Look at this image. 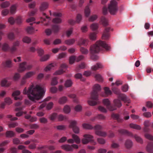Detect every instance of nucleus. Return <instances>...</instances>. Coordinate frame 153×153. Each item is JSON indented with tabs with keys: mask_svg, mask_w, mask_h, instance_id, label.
I'll return each instance as SVG.
<instances>
[{
	"mask_svg": "<svg viewBox=\"0 0 153 153\" xmlns=\"http://www.w3.org/2000/svg\"><path fill=\"white\" fill-rule=\"evenodd\" d=\"M45 92V89L37 85L34 86L32 85L28 88V91L25 87L23 91V93L27 94L29 98L34 101L41 98Z\"/></svg>",
	"mask_w": 153,
	"mask_h": 153,
	"instance_id": "f257e3e1",
	"label": "nucleus"
},
{
	"mask_svg": "<svg viewBox=\"0 0 153 153\" xmlns=\"http://www.w3.org/2000/svg\"><path fill=\"white\" fill-rule=\"evenodd\" d=\"M110 48V46L105 42L101 41L97 42L94 45L91 46L90 47L91 53L92 54L91 56V59L94 60H97L98 58V56L94 54L98 53L100 51L102 50L103 49L108 51Z\"/></svg>",
	"mask_w": 153,
	"mask_h": 153,
	"instance_id": "f03ea898",
	"label": "nucleus"
},
{
	"mask_svg": "<svg viewBox=\"0 0 153 153\" xmlns=\"http://www.w3.org/2000/svg\"><path fill=\"white\" fill-rule=\"evenodd\" d=\"M100 90L101 87L99 84H97L94 86L91 94V100L88 101V103L90 105L94 106L99 103L98 92Z\"/></svg>",
	"mask_w": 153,
	"mask_h": 153,
	"instance_id": "7ed1b4c3",
	"label": "nucleus"
},
{
	"mask_svg": "<svg viewBox=\"0 0 153 153\" xmlns=\"http://www.w3.org/2000/svg\"><path fill=\"white\" fill-rule=\"evenodd\" d=\"M104 104L105 105L107 108L110 111H113L117 109L116 106L120 108L122 106L121 101L119 99H115L114 101V105H111L110 101L108 99H105L103 100Z\"/></svg>",
	"mask_w": 153,
	"mask_h": 153,
	"instance_id": "20e7f679",
	"label": "nucleus"
},
{
	"mask_svg": "<svg viewBox=\"0 0 153 153\" xmlns=\"http://www.w3.org/2000/svg\"><path fill=\"white\" fill-rule=\"evenodd\" d=\"M82 126L84 128L86 129H94L95 130L96 134L97 135L104 137L107 135L105 132H103L101 131L102 129V128L100 125H97L94 127H93L90 124L84 123L83 124Z\"/></svg>",
	"mask_w": 153,
	"mask_h": 153,
	"instance_id": "39448f33",
	"label": "nucleus"
},
{
	"mask_svg": "<svg viewBox=\"0 0 153 153\" xmlns=\"http://www.w3.org/2000/svg\"><path fill=\"white\" fill-rule=\"evenodd\" d=\"M112 90L114 93L118 95V98L123 101L124 102L130 103L129 98L125 95L120 93V91L117 88H113Z\"/></svg>",
	"mask_w": 153,
	"mask_h": 153,
	"instance_id": "423d86ee",
	"label": "nucleus"
},
{
	"mask_svg": "<svg viewBox=\"0 0 153 153\" xmlns=\"http://www.w3.org/2000/svg\"><path fill=\"white\" fill-rule=\"evenodd\" d=\"M117 2L114 0L111 1L108 6V9L110 13L112 15H114L118 10Z\"/></svg>",
	"mask_w": 153,
	"mask_h": 153,
	"instance_id": "0eeeda50",
	"label": "nucleus"
},
{
	"mask_svg": "<svg viewBox=\"0 0 153 153\" xmlns=\"http://www.w3.org/2000/svg\"><path fill=\"white\" fill-rule=\"evenodd\" d=\"M32 67V65L30 64H27L25 62L20 63L19 65V71L22 72L26 70H30Z\"/></svg>",
	"mask_w": 153,
	"mask_h": 153,
	"instance_id": "6e6552de",
	"label": "nucleus"
},
{
	"mask_svg": "<svg viewBox=\"0 0 153 153\" xmlns=\"http://www.w3.org/2000/svg\"><path fill=\"white\" fill-rule=\"evenodd\" d=\"M53 15L56 17L53 20V23H59L61 22L62 20L60 18L62 16V14L61 13L55 12L53 13Z\"/></svg>",
	"mask_w": 153,
	"mask_h": 153,
	"instance_id": "1a4fd4ad",
	"label": "nucleus"
},
{
	"mask_svg": "<svg viewBox=\"0 0 153 153\" xmlns=\"http://www.w3.org/2000/svg\"><path fill=\"white\" fill-rule=\"evenodd\" d=\"M85 138L82 140V142L84 144H87L89 142L91 141L93 138V136L89 134H85L84 135Z\"/></svg>",
	"mask_w": 153,
	"mask_h": 153,
	"instance_id": "9d476101",
	"label": "nucleus"
},
{
	"mask_svg": "<svg viewBox=\"0 0 153 153\" xmlns=\"http://www.w3.org/2000/svg\"><path fill=\"white\" fill-rule=\"evenodd\" d=\"M61 69L56 71L54 74V75H60L65 72L64 69H66L68 68L67 65L65 64H62L60 66Z\"/></svg>",
	"mask_w": 153,
	"mask_h": 153,
	"instance_id": "9b49d317",
	"label": "nucleus"
},
{
	"mask_svg": "<svg viewBox=\"0 0 153 153\" xmlns=\"http://www.w3.org/2000/svg\"><path fill=\"white\" fill-rule=\"evenodd\" d=\"M61 148L67 151H72L73 148H76V145L73 144L70 146L67 144L61 146Z\"/></svg>",
	"mask_w": 153,
	"mask_h": 153,
	"instance_id": "f8f14e48",
	"label": "nucleus"
},
{
	"mask_svg": "<svg viewBox=\"0 0 153 153\" xmlns=\"http://www.w3.org/2000/svg\"><path fill=\"white\" fill-rule=\"evenodd\" d=\"M111 29L110 27H106L102 34V37L103 39H107L110 36L109 31Z\"/></svg>",
	"mask_w": 153,
	"mask_h": 153,
	"instance_id": "ddd939ff",
	"label": "nucleus"
},
{
	"mask_svg": "<svg viewBox=\"0 0 153 153\" xmlns=\"http://www.w3.org/2000/svg\"><path fill=\"white\" fill-rule=\"evenodd\" d=\"M118 132L121 134L125 135L130 137H132L133 134L131 132L124 129H120L118 130Z\"/></svg>",
	"mask_w": 153,
	"mask_h": 153,
	"instance_id": "4468645a",
	"label": "nucleus"
},
{
	"mask_svg": "<svg viewBox=\"0 0 153 153\" xmlns=\"http://www.w3.org/2000/svg\"><path fill=\"white\" fill-rule=\"evenodd\" d=\"M111 116L113 119L117 120L118 122L122 123L123 121V119L120 117L119 114L113 113L112 114Z\"/></svg>",
	"mask_w": 153,
	"mask_h": 153,
	"instance_id": "2eb2a0df",
	"label": "nucleus"
},
{
	"mask_svg": "<svg viewBox=\"0 0 153 153\" xmlns=\"http://www.w3.org/2000/svg\"><path fill=\"white\" fill-rule=\"evenodd\" d=\"M69 127L72 129L74 133H76V121L74 120L71 121L70 122Z\"/></svg>",
	"mask_w": 153,
	"mask_h": 153,
	"instance_id": "dca6fc26",
	"label": "nucleus"
},
{
	"mask_svg": "<svg viewBox=\"0 0 153 153\" xmlns=\"http://www.w3.org/2000/svg\"><path fill=\"white\" fill-rule=\"evenodd\" d=\"M88 42V40L87 39H80L78 42L77 43V45L79 46L83 45L84 46H86Z\"/></svg>",
	"mask_w": 153,
	"mask_h": 153,
	"instance_id": "f3484780",
	"label": "nucleus"
},
{
	"mask_svg": "<svg viewBox=\"0 0 153 153\" xmlns=\"http://www.w3.org/2000/svg\"><path fill=\"white\" fill-rule=\"evenodd\" d=\"M2 64L5 67L10 68L12 67L13 64L12 61L8 59L2 62Z\"/></svg>",
	"mask_w": 153,
	"mask_h": 153,
	"instance_id": "a211bd4d",
	"label": "nucleus"
},
{
	"mask_svg": "<svg viewBox=\"0 0 153 153\" xmlns=\"http://www.w3.org/2000/svg\"><path fill=\"white\" fill-rule=\"evenodd\" d=\"M125 145L127 149H130L132 146L133 142L131 140L127 139L125 141Z\"/></svg>",
	"mask_w": 153,
	"mask_h": 153,
	"instance_id": "6ab92c4d",
	"label": "nucleus"
},
{
	"mask_svg": "<svg viewBox=\"0 0 153 153\" xmlns=\"http://www.w3.org/2000/svg\"><path fill=\"white\" fill-rule=\"evenodd\" d=\"M19 42L18 41H17L14 42L13 46L10 49L11 51V52H13L15 51L17 49L16 47H18L19 45Z\"/></svg>",
	"mask_w": 153,
	"mask_h": 153,
	"instance_id": "aec40b11",
	"label": "nucleus"
},
{
	"mask_svg": "<svg viewBox=\"0 0 153 153\" xmlns=\"http://www.w3.org/2000/svg\"><path fill=\"white\" fill-rule=\"evenodd\" d=\"M103 67V65L101 63H97L96 65L92 66L91 69L92 70L96 71L99 68H102Z\"/></svg>",
	"mask_w": 153,
	"mask_h": 153,
	"instance_id": "412c9836",
	"label": "nucleus"
},
{
	"mask_svg": "<svg viewBox=\"0 0 153 153\" xmlns=\"http://www.w3.org/2000/svg\"><path fill=\"white\" fill-rule=\"evenodd\" d=\"M146 150L149 153H153V142L148 144L146 147Z\"/></svg>",
	"mask_w": 153,
	"mask_h": 153,
	"instance_id": "4be33fe9",
	"label": "nucleus"
},
{
	"mask_svg": "<svg viewBox=\"0 0 153 153\" xmlns=\"http://www.w3.org/2000/svg\"><path fill=\"white\" fill-rule=\"evenodd\" d=\"M20 94V92L19 91H14L12 94V96L13 97H14V99L15 100H21L22 99V97H16L17 96H18Z\"/></svg>",
	"mask_w": 153,
	"mask_h": 153,
	"instance_id": "5701e85b",
	"label": "nucleus"
},
{
	"mask_svg": "<svg viewBox=\"0 0 153 153\" xmlns=\"http://www.w3.org/2000/svg\"><path fill=\"white\" fill-rule=\"evenodd\" d=\"M35 73L36 72L35 71H30L26 73L24 76V78H26L27 79L35 75Z\"/></svg>",
	"mask_w": 153,
	"mask_h": 153,
	"instance_id": "b1692460",
	"label": "nucleus"
},
{
	"mask_svg": "<svg viewBox=\"0 0 153 153\" xmlns=\"http://www.w3.org/2000/svg\"><path fill=\"white\" fill-rule=\"evenodd\" d=\"M67 100V98L66 97L63 96L59 99L58 102L60 104H64L65 103Z\"/></svg>",
	"mask_w": 153,
	"mask_h": 153,
	"instance_id": "393cba45",
	"label": "nucleus"
},
{
	"mask_svg": "<svg viewBox=\"0 0 153 153\" xmlns=\"http://www.w3.org/2000/svg\"><path fill=\"white\" fill-rule=\"evenodd\" d=\"M48 4L47 2H44L42 3L40 7V10L41 11H43L48 8Z\"/></svg>",
	"mask_w": 153,
	"mask_h": 153,
	"instance_id": "a878e982",
	"label": "nucleus"
},
{
	"mask_svg": "<svg viewBox=\"0 0 153 153\" xmlns=\"http://www.w3.org/2000/svg\"><path fill=\"white\" fill-rule=\"evenodd\" d=\"M72 137L73 139H70L67 140L68 143H72L74 142H76V136L75 134H73Z\"/></svg>",
	"mask_w": 153,
	"mask_h": 153,
	"instance_id": "bb28decb",
	"label": "nucleus"
},
{
	"mask_svg": "<svg viewBox=\"0 0 153 153\" xmlns=\"http://www.w3.org/2000/svg\"><path fill=\"white\" fill-rule=\"evenodd\" d=\"M57 118L59 121H62L63 120L65 121L68 120V118L62 114H59L57 116Z\"/></svg>",
	"mask_w": 153,
	"mask_h": 153,
	"instance_id": "cd10ccee",
	"label": "nucleus"
},
{
	"mask_svg": "<svg viewBox=\"0 0 153 153\" xmlns=\"http://www.w3.org/2000/svg\"><path fill=\"white\" fill-rule=\"evenodd\" d=\"M75 40L74 39H72L66 40L65 41V43L68 45H71L73 44L75 42Z\"/></svg>",
	"mask_w": 153,
	"mask_h": 153,
	"instance_id": "c85d7f7f",
	"label": "nucleus"
},
{
	"mask_svg": "<svg viewBox=\"0 0 153 153\" xmlns=\"http://www.w3.org/2000/svg\"><path fill=\"white\" fill-rule=\"evenodd\" d=\"M129 126L131 128L137 130H140L141 129V127L140 126L133 123H130L129 124Z\"/></svg>",
	"mask_w": 153,
	"mask_h": 153,
	"instance_id": "c756f323",
	"label": "nucleus"
},
{
	"mask_svg": "<svg viewBox=\"0 0 153 153\" xmlns=\"http://www.w3.org/2000/svg\"><path fill=\"white\" fill-rule=\"evenodd\" d=\"M59 29V27L56 25H54L52 26V30L54 33H57Z\"/></svg>",
	"mask_w": 153,
	"mask_h": 153,
	"instance_id": "7c9ffc66",
	"label": "nucleus"
},
{
	"mask_svg": "<svg viewBox=\"0 0 153 153\" xmlns=\"http://www.w3.org/2000/svg\"><path fill=\"white\" fill-rule=\"evenodd\" d=\"M80 51L82 54L86 55L88 53V50L83 47H81L80 49Z\"/></svg>",
	"mask_w": 153,
	"mask_h": 153,
	"instance_id": "2f4dec72",
	"label": "nucleus"
},
{
	"mask_svg": "<svg viewBox=\"0 0 153 153\" xmlns=\"http://www.w3.org/2000/svg\"><path fill=\"white\" fill-rule=\"evenodd\" d=\"M135 139L136 141L138 143H143V141L142 139L139 136L135 134L134 135H133V136Z\"/></svg>",
	"mask_w": 153,
	"mask_h": 153,
	"instance_id": "473e14b6",
	"label": "nucleus"
},
{
	"mask_svg": "<svg viewBox=\"0 0 153 153\" xmlns=\"http://www.w3.org/2000/svg\"><path fill=\"white\" fill-rule=\"evenodd\" d=\"M101 21L102 24L104 26H106L108 24V20L104 16H102L101 18Z\"/></svg>",
	"mask_w": 153,
	"mask_h": 153,
	"instance_id": "72a5a7b5",
	"label": "nucleus"
},
{
	"mask_svg": "<svg viewBox=\"0 0 153 153\" xmlns=\"http://www.w3.org/2000/svg\"><path fill=\"white\" fill-rule=\"evenodd\" d=\"M96 32H93L90 33L89 36L90 38L92 40H95L96 38Z\"/></svg>",
	"mask_w": 153,
	"mask_h": 153,
	"instance_id": "f704fd0d",
	"label": "nucleus"
},
{
	"mask_svg": "<svg viewBox=\"0 0 153 153\" xmlns=\"http://www.w3.org/2000/svg\"><path fill=\"white\" fill-rule=\"evenodd\" d=\"M85 67V63L82 62L77 66V71L81 69L84 68Z\"/></svg>",
	"mask_w": 153,
	"mask_h": 153,
	"instance_id": "c9c22d12",
	"label": "nucleus"
},
{
	"mask_svg": "<svg viewBox=\"0 0 153 153\" xmlns=\"http://www.w3.org/2000/svg\"><path fill=\"white\" fill-rule=\"evenodd\" d=\"M26 31L29 34H31L34 32V29L31 26L28 27L26 29Z\"/></svg>",
	"mask_w": 153,
	"mask_h": 153,
	"instance_id": "e433bc0d",
	"label": "nucleus"
},
{
	"mask_svg": "<svg viewBox=\"0 0 153 153\" xmlns=\"http://www.w3.org/2000/svg\"><path fill=\"white\" fill-rule=\"evenodd\" d=\"M14 133L12 131H7L6 132V136L8 137H13L14 135Z\"/></svg>",
	"mask_w": 153,
	"mask_h": 153,
	"instance_id": "4c0bfd02",
	"label": "nucleus"
},
{
	"mask_svg": "<svg viewBox=\"0 0 153 153\" xmlns=\"http://www.w3.org/2000/svg\"><path fill=\"white\" fill-rule=\"evenodd\" d=\"M23 41L24 42L29 44L30 42L31 39L28 37L25 36L23 39Z\"/></svg>",
	"mask_w": 153,
	"mask_h": 153,
	"instance_id": "58836bf2",
	"label": "nucleus"
},
{
	"mask_svg": "<svg viewBox=\"0 0 153 153\" xmlns=\"http://www.w3.org/2000/svg\"><path fill=\"white\" fill-rule=\"evenodd\" d=\"M85 13L86 16L88 17L90 14V10L88 7V6H87L85 10Z\"/></svg>",
	"mask_w": 153,
	"mask_h": 153,
	"instance_id": "ea45409f",
	"label": "nucleus"
},
{
	"mask_svg": "<svg viewBox=\"0 0 153 153\" xmlns=\"http://www.w3.org/2000/svg\"><path fill=\"white\" fill-rule=\"evenodd\" d=\"M98 26V25L97 24L93 23L91 25L90 27L93 30H95L97 29Z\"/></svg>",
	"mask_w": 153,
	"mask_h": 153,
	"instance_id": "a19ab883",
	"label": "nucleus"
},
{
	"mask_svg": "<svg viewBox=\"0 0 153 153\" xmlns=\"http://www.w3.org/2000/svg\"><path fill=\"white\" fill-rule=\"evenodd\" d=\"M63 111L65 113H68L70 111V108L69 106L67 105H65Z\"/></svg>",
	"mask_w": 153,
	"mask_h": 153,
	"instance_id": "79ce46f5",
	"label": "nucleus"
},
{
	"mask_svg": "<svg viewBox=\"0 0 153 153\" xmlns=\"http://www.w3.org/2000/svg\"><path fill=\"white\" fill-rule=\"evenodd\" d=\"M50 56L48 55H46L42 57L40 59L41 61L43 62L47 60L49 58Z\"/></svg>",
	"mask_w": 153,
	"mask_h": 153,
	"instance_id": "37998d69",
	"label": "nucleus"
},
{
	"mask_svg": "<svg viewBox=\"0 0 153 153\" xmlns=\"http://www.w3.org/2000/svg\"><path fill=\"white\" fill-rule=\"evenodd\" d=\"M10 5L9 2L5 1L1 3V6L2 8H6L8 7Z\"/></svg>",
	"mask_w": 153,
	"mask_h": 153,
	"instance_id": "c03bdc74",
	"label": "nucleus"
},
{
	"mask_svg": "<svg viewBox=\"0 0 153 153\" xmlns=\"http://www.w3.org/2000/svg\"><path fill=\"white\" fill-rule=\"evenodd\" d=\"M72 84V81L70 80H67L65 83V86L66 87L71 86Z\"/></svg>",
	"mask_w": 153,
	"mask_h": 153,
	"instance_id": "a18cd8bd",
	"label": "nucleus"
},
{
	"mask_svg": "<svg viewBox=\"0 0 153 153\" xmlns=\"http://www.w3.org/2000/svg\"><path fill=\"white\" fill-rule=\"evenodd\" d=\"M57 114L54 113L50 115L49 118L50 120H53L55 119L56 117H57Z\"/></svg>",
	"mask_w": 153,
	"mask_h": 153,
	"instance_id": "49530a36",
	"label": "nucleus"
},
{
	"mask_svg": "<svg viewBox=\"0 0 153 153\" xmlns=\"http://www.w3.org/2000/svg\"><path fill=\"white\" fill-rule=\"evenodd\" d=\"M58 83L57 78L56 77L53 78L51 82V85H55Z\"/></svg>",
	"mask_w": 153,
	"mask_h": 153,
	"instance_id": "de8ad7c7",
	"label": "nucleus"
},
{
	"mask_svg": "<svg viewBox=\"0 0 153 153\" xmlns=\"http://www.w3.org/2000/svg\"><path fill=\"white\" fill-rule=\"evenodd\" d=\"M76 59V57L75 56H71L69 59V62L70 64H73Z\"/></svg>",
	"mask_w": 153,
	"mask_h": 153,
	"instance_id": "09e8293b",
	"label": "nucleus"
},
{
	"mask_svg": "<svg viewBox=\"0 0 153 153\" xmlns=\"http://www.w3.org/2000/svg\"><path fill=\"white\" fill-rule=\"evenodd\" d=\"M96 80L99 82H102V78L101 76L99 74H96L95 76Z\"/></svg>",
	"mask_w": 153,
	"mask_h": 153,
	"instance_id": "8fccbe9b",
	"label": "nucleus"
},
{
	"mask_svg": "<svg viewBox=\"0 0 153 153\" xmlns=\"http://www.w3.org/2000/svg\"><path fill=\"white\" fill-rule=\"evenodd\" d=\"M105 94L107 95H110L111 94V91L109 90V88L108 87H105L104 88Z\"/></svg>",
	"mask_w": 153,
	"mask_h": 153,
	"instance_id": "3c124183",
	"label": "nucleus"
},
{
	"mask_svg": "<svg viewBox=\"0 0 153 153\" xmlns=\"http://www.w3.org/2000/svg\"><path fill=\"white\" fill-rule=\"evenodd\" d=\"M8 38L10 40H13L15 39V36L13 33H10L8 35Z\"/></svg>",
	"mask_w": 153,
	"mask_h": 153,
	"instance_id": "603ef678",
	"label": "nucleus"
},
{
	"mask_svg": "<svg viewBox=\"0 0 153 153\" xmlns=\"http://www.w3.org/2000/svg\"><path fill=\"white\" fill-rule=\"evenodd\" d=\"M9 48V47L8 45L5 43L3 44L2 47V49L5 51H7Z\"/></svg>",
	"mask_w": 153,
	"mask_h": 153,
	"instance_id": "864d4df0",
	"label": "nucleus"
},
{
	"mask_svg": "<svg viewBox=\"0 0 153 153\" xmlns=\"http://www.w3.org/2000/svg\"><path fill=\"white\" fill-rule=\"evenodd\" d=\"M73 32V29L70 28L66 32V34L68 37H69L72 34Z\"/></svg>",
	"mask_w": 153,
	"mask_h": 153,
	"instance_id": "5fc2aeb1",
	"label": "nucleus"
},
{
	"mask_svg": "<svg viewBox=\"0 0 153 153\" xmlns=\"http://www.w3.org/2000/svg\"><path fill=\"white\" fill-rule=\"evenodd\" d=\"M15 22L18 24H21L22 22V17L20 16L17 17L15 20Z\"/></svg>",
	"mask_w": 153,
	"mask_h": 153,
	"instance_id": "6e6d98bb",
	"label": "nucleus"
},
{
	"mask_svg": "<svg viewBox=\"0 0 153 153\" xmlns=\"http://www.w3.org/2000/svg\"><path fill=\"white\" fill-rule=\"evenodd\" d=\"M53 66L52 64H50L45 68V71H48L50 70L51 68Z\"/></svg>",
	"mask_w": 153,
	"mask_h": 153,
	"instance_id": "4d7b16f0",
	"label": "nucleus"
},
{
	"mask_svg": "<svg viewBox=\"0 0 153 153\" xmlns=\"http://www.w3.org/2000/svg\"><path fill=\"white\" fill-rule=\"evenodd\" d=\"M39 121L41 123H46L48 122L47 119L44 117L40 118Z\"/></svg>",
	"mask_w": 153,
	"mask_h": 153,
	"instance_id": "13d9d810",
	"label": "nucleus"
},
{
	"mask_svg": "<svg viewBox=\"0 0 153 153\" xmlns=\"http://www.w3.org/2000/svg\"><path fill=\"white\" fill-rule=\"evenodd\" d=\"M77 79H79L80 80L84 81L85 80V79L82 77V74L79 73H77Z\"/></svg>",
	"mask_w": 153,
	"mask_h": 153,
	"instance_id": "bf43d9fd",
	"label": "nucleus"
},
{
	"mask_svg": "<svg viewBox=\"0 0 153 153\" xmlns=\"http://www.w3.org/2000/svg\"><path fill=\"white\" fill-rule=\"evenodd\" d=\"M53 105V103L52 102H50L48 103L46 106V108L48 110L51 109Z\"/></svg>",
	"mask_w": 153,
	"mask_h": 153,
	"instance_id": "052dcab7",
	"label": "nucleus"
},
{
	"mask_svg": "<svg viewBox=\"0 0 153 153\" xmlns=\"http://www.w3.org/2000/svg\"><path fill=\"white\" fill-rule=\"evenodd\" d=\"M145 137L146 138L150 140H153V137L152 135L149 134H145Z\"/></svg>",
	"mask_w": 153,
	"mask_h": 153,
	"instance_id": "680f3d73",
	"label": "nucleus"
},
{
	"mask_svg": "<svg viewBox=\"0 0 153 153\" xmlns=\"http://www.w3.org/2000/svg\"><path fill=\"white\" fill-rule=\"evenodd\" d=\"M30 127L31 129H36L39 127V126L36 124H34L30 125Z\"/></svg>",
	"mask_w": 153,
	"mask_h": 153,
	"instance_id": "e2e57ef3",
	"label": "nucleus"
},
{
	"mask_svg": "<svg viewBox=\"0 0 153 153\" xmlns=\"http://www.w3.org/2000/svg\"><path fill=\"white\" fill-rule=\"evenodd\" d=\"M56 128L59 130H64L66 128V126L64 125H59L56 126Z\"/></svg>",
	"mask_w": 153,
	"mask_h": 153,
	"instance_id": "0e129e2a",
	"label": "nucleus"
},
{
	"mask_svg": "<svg viewBox=\"0 0 153 153\" xmlns=\"http://www.w3.org/2000/svg\"><path fill=\"white\" fill-rule=\"evenodd\" d=\"M119 145L118 144L113 142L111 145V147L113 148H117L119 147Z\"/></svg>",
	"mask_w": 153,
	"mask_h": 153,
	"instance_id": "69168bd1",
	"label": "nucleus"
},
{
	"mask_svg": "<svg viewBox=\"0 0 153 153\" xmlns=\"http://www.w3.org/2000/svg\"><path fill=\"white\" fill-rule=\"evenodd\" d=\"M99 110L102 112H107L106 109L104 108L102 106H99L98 107Z\"/></svg>",
	"mask_w": 153,
	"mask_h": 153,
	"instance_id": "338daca9",
	"label": "nucleus"
},
{
	"mask_svg": "<svg viewBox=\"0 0 153 153\" xmlns=\"http://www.w3.org/2000/svg\"><path fill=\"white\" fill-rule=\"evenodd\" d=\"M50 91L51 93H55L57 91V88L56 87H53L50 88Z\"/></svg>",
	"mask_w": 153,
	"mask_h": 153,
	"instance_id": "774afa93",
	"label": "nucleus"
}]
</instances>
